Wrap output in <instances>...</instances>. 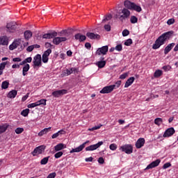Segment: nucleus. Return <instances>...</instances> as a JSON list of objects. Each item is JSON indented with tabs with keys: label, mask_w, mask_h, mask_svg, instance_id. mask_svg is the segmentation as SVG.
<instances>
[{
	"label": "nucleus",
	"mask_w": 178,
	"mask_h": 178,
	"mask_svg": "<svg viewBox=\"0 0 178 178\" xmlns=\"http://www.w3.org/2000/svg\"><path fill=\"white\" fill-rule=\"evenodd\" d=\"M104 145V142L100 141L97 144L91 145L88 147H86L85 149L86 151H95V149H97V148H99V147H101V145Z\"/></svg>",
	"instance_id": "nucleus-7"
},
{
	"label": "nucleus",
	"mask_w": 178,
	"mask_h": 178,
	"mask_svg": "<svg viewBox=\"0 0 178 178\" xmlns=\"http://www.w3.org/2000/svg\"><path fill=\"white\" fill-rule=\"evenodd\" d=\"M65 41H67V38H66V37H56L53 39V44L55 45H59L60 42H65Z\"/></svg>",
	"instance_id": "nucleus-12"
},
{
	"label": "nucleus",
	"mask_w": 178,
	"mask_h": 178,
	"mask_svg": "<svg viewBox=\"0 0 178 178\" xmlns=\"http://www.w3.org/2000/svg\"><path fill=\"white\" fill-rule=\"evenodd\" d=\"M129 34H130V31H129V30H127V29H124V30L122 31V35H123V37H127V35H129Z\"/></svg>",
	"instance_id": "nucleus-52"
},
{
	"label": "nucleus",
	"mask_w": 178,
	"mask_h": 178,
	"mask_svg": "<svg viewBox=\"0 0 178 178\" xmlns=\"http://www.w3.org/2000/svg\"><path fill=\"white\" fill-rule=\"evenodd\" d=\"M17 46L15 43V42H13L10 46H9V50L10 51H13V49H16Z\"/></svg>",
	"instance_id": "nucleus-47"
},
{
	"label": "nucleus",
	"mask_w": 178,
	"mask_h": 178,
	"mask_svg": "<svg viewBox=\"0 0 178 178\" xmlns=\"http://www.w3.org/2000/svg\"><path fill=\"white\" fill-rule=\"evenodd\" d=\"M60 35H67V31L63 30L60 32Z\"/></svg>",
	"instance_id": "nucleus-64"
},
{
	"label": "nucleus",
	"mask_w": 178,
	"mask_h": 178,
	"mask_svg": "<svg viewBox=\"0 0 178 178\" xmlns=\"http://www.w3.org/2000/svg\"><path fill=\"white\" fill-rule=\"evenodd\" d=\"M170 166H172V164L170 163H165L163 165V169H168V168H170Z\"/></svg>",
	"instance_id": "nucleus-56"
},
{
	"label": "nucleus",
	"mask_w": 178,
	"mask_h": 178,
	"mask_svg": "<svg viewBox=\"0 0 178 178\" xmlns=\"http://www.w3.org/2000/svg\"><path fill=\"white\" fill-rule=\"evenodd\" d=\"M122 13L124 16V17H129L130 16V11L127 10V8H124L122 10Z\"/></svg>",
	"instance_id": "nucleus-30"
},
{
	"label": "nucleus",
	"mask_w": 178,
	"mask_h": 178,
	"mask_svg": "<svg viewBox=\"0 0 178 178\" xmlns=\"http://www.w3.org/2000/svg\"><path fill=\"white\" fill-rule=\"evenodd\" d=\"M175 23V19H170L167 21V24L168 26H170L171 24H173Z\"/></svg>",
	"instance_id": "nucleus-58"
},
{
	"label": "nucleus",
	"mask_w": 178,
	"mask_h": 178,
	"mask_svg": "<svg viewBox=\"0 0 178 178\" xmlns=\"http://www.w3.org/2000/svg\"><path fill=\"white\" fill-rule=\"evenodd\" d=\"M64 148H66V147H65V144L63 143H58L54 147V149L56 152L62 151V149H64Z\"/></svg>",
	"instance_id": "nucleus-24"
},
{
	"label": "nucleus",
	"mask_w": 178,
	"mask_h": 178,
	"mask_svg": "<svg viewBox=\"0 0 178 178\" xmlns=\"http://www.w3.org/2000/svg\"><path fill=\"white\" fill-rule=\"evenodd\" d=\"M154 76V77H161V76H162V70H156Z\"/></svg>",
	"instance_id": "nucleus-40"
},
{
	"label": "nucleus",
	"mask_w": 178,
	"mask_h": 178,
	"mask_svg": "<svg viewBox=\"0 0 178 178\" xmlns=\"http://www.w3.org/2000/svg\"><path fill=\"white\" fill-rule=\"evenodd\" d=\"M97 66L99 69H102V67H105V65H106V61L105 60H100L96 63Z\"/></svg>",
	"instance_id": "nucleus-28"
},
{
	"label": "nucleus",
	"mask_w": 178,
	"mask_h": 178,
	"mask_svg": "<svg viewBox=\"0 0 178 178\" xmlns=\"http://www.w3.org/2000/svg\"><path fill=\"white\" fill-rule=\"evenodd\" d=\"M109 148L111 151H116L118 149V145H116L115 143H112L110 145Z\"/></svg>",
	"instance_id": "nucleus-44"
},
{
	"label": "nucleus",
	"mask_w": 178,
	"mask_h": 178,
	"mask_svg": "<svg viewBox=\"0 0 178 178\" xmlns=\"http://www.w3.org/2000/svg\"><path fill=\"white\" fill-rule=\"evenodd\" d=\"M63 134H66V131L63 129H61L60 131H58V132H56V134H54L51 136V138H57V137H59V136H62Z\"/></svg>",
	"instance_id": "nucleus-21"
},
{
	"label": "nucleus",
	"mask_w": 178,
	"mask_h": 178,
	"mask_svg": "<svg viewBox=\"0 0 178 178\" xmlns=\"http://www.w3.org/2000/svg\"><path fill=\"white\" fill-rule=\"evenodd\" d=\"M144 144H145V139H144V138H140L137 140L135 144L136 148H137V149H140V148H143V147H144Z\"/></svg>",
	"instance_id": "nucleus-13"
},
{
	"label": "nucleus",
	"mask_w": 178,
	"mask_h": 178,
	"mask_svg": "<svg viewBox=\"0 0 178 178\" xmlns=\"http://www.w3.org/2000/svg\"><path fill=\"white\" fill-rule=\"evenodd\" d=\"M85 48H86L87 49H91V43L86 42L85 44Z\"/></svg>",
	"instance_id": "nucleus-63"
},
{
	"label": "nucleus",
	"mask_w": 178,
	"mask_h": 178,
	"mask_svg": "<svg viewBox=\"0 0 178 178\" xmlns=\"http://www.w3.org/2000/svg\"><path fill=\"white\" fill-rule=\"evenodd\" d=\"M176 45L175 42L168 44L164 49V54L168 55V53L172 51L173 49V47Z\"/></svg>",
	"instance_id": "nucleus-15"
},
{
	"label": "nucleus",
	"mask_w": 178,
	"mask_h": 178,
	"mask_svg": "<svg viewBox=\"0 0 178 178\" xmlns=\"http://www.w3.org/2000/svg\"><path fill=\"white\" fill-rule=\"evenodd\" d=\"M26 63H31L32 60H33V58L31 57H28L24 59Z\"/></svg>",
	"instance_id": "nucleus-60"
},
{
	"label": "nucleus",
	"mask_w": 178,
	"mask_h": 178,
	"mask_svg": "<svg viewBox=\"0 0 178 178\" xmlns=\"http://www.w3.org/2000/svg\"><path fill=\"white\" fill-rule=\"evenodd\" d=\"M23 131H24V128L18 127L15 130V132L16 133V134H22Z\"/></svg>",
	"instance_id": "nucleus-43"
},
{
	"label": "nucleus",
	"mask_w": 178,
	"mask_h": 178,
	"mask_svg": "<svg viewBox=\"0 0 178 178\" xmlns=\"http://www.w3.org/2000/svg\"><path fill=\"white\" fill-rule=\"evenodd\" d=\"M48 161H49V156L44 157L40 161V164H42V165H47L48 163Z\"/></svg>",
	"instance_id": "nucleus-36"
},
{
	"label": "nucleus",
	"mask_w": 178,
	"mask_h": 178,
	"mask_svg": "<svg viewBox=\"0 0 178 178\" xmlns=\"http://www.w3.org/2000/svg\"><path fill=\"white\" fill-rule=\"evenodd\" d=\"M49 40L51 38H55L58 35V32L54 31L52 33H49Z\"/></svg>",
	"instance_id": "nucleus-37"
},
{
	"label": "nucleus",
	"mask_w": 178,
	"mask_h": 178,
	"mask_svg": "<svg viewBox=\"0 0 178 178\" xmlns=\"http://www.w3.org/2000/svg\"><path fill=\"white\" fill-rule=\"evenodd\" d=\"M33 49H34V45L29 46V47L26 48V51H27L28 52H31Z\"/></svg>",
	"instance_id": "nucleus-57"
},
{
	"label": "nucleus",
	"mask_w": 178,
	"mask_h": 178,
	"mask_svg": "<svg viewBox=\"0 0 178 178\" xmlns=\"http://www.w3.org/2000/svg\"><path fill=\"white\" fill-rule=\"evenodd\" d=\"M133 44V40L131 39H127L124 44L126 45V47H130V45H131Z\"/></svg>",
	"instance_id": "nucleus-42"
},
{
	"label": "nucleus",
	"mask_w": 178,
	"mask_h": 178,
	"mask_svg": "<svg viewBox=\"0 0 178 178\" xmlns=\"http://www.w3.org/2000/svg\"><path fill=\"white\" fill-rule=\"evenodd\" d=\"M56 177V172H52V173H50L47 176V178H55Z\"/></svg>",
	"instance_id": "nucleus-61"
},
{
	"label": "nucleus",
	"mask_w": 178,
	"mask_h": 178,
	"mask_svg": "<svg viewBox=\"0 0 178 178\" xmlns=\"http://www.w3.org/2000/svg\"><path fill=\"white\" fill-rule=\"evenodd\" d=\"M19 25L17 22H8L6 25V29L9 33H15L17 30Z\"/></svg>",
	"instance_id": "nucleus-2"
},
{
	"label": "nucleus",
	"mask_w": 178,
	"mask_h": 178,
	"mask_svg": "<svg viewBox=\"0 0 178 178\" xmlns=\"http://www.w3.org/2000/svg\"><path fill=\"white\" fill-rule=\"evenodd\" d=\"M161 163L160 159H156L154 161H152L150 164H149L145 170H148L149 169H154V168H156V166H159V164Z\"/></svg>",
	"instance_id": "nucleus-10"
},
{
	"label": "nucleus",
	"mask_w": 178,
	"mask_h": 178,
	"mask_svg": "<svg viewBox=\"0 0 178 178\" xmlns=\"http://www.w3.org/2000/svg\"><path fill=\"white\" fill-rule=\"evenodd\" d=\"M127 76H129L128 73H124L120 76V80H124V79H126V77H127Z\"/></svg>",
	"instance_id": "nucleus-54"
},
{
	"label": "nucleus",
	"mask_w": 178,
	"mask_h": 178,
	"mask_svg": "<svg viewBox=\"0 0 178 178\" xmlns=\"http://www.w3.org/2000/svg\"><path fill=\"white\" fill-rule=\"evenodd\" d=\"M115 51H118V52H120L123 49V46H122V44H118L115 47Z\"/></svg>",
	"instance_id": "nucleus-48"
},
{
	"label": "nucleus",
	"mask_w": 178,
	"mask_h": 178,
	"mask_svg": "<svg viewBox=\"0 0 178 178\" xmlns=\"http://www.w3.org/2000/svg\"><path fill=\"white\" fill-rule=\"evenodd\" d=\"M25 40H30V38H31V37L33 36V33L31 31H26L24 33Z\"/></svg>",
	"instance_id": "nucleus-26"
},
{
	"label": "nucleus",
	"mask_w": 178,
	"mask_h": 178,
	"mask_svg": "<svg viewBox=\"0 0 178 178\" xmlns=\"http://www.w3.org/2000/svg\"><path fill=\"white\" fill-rule=\"evenodd\" d=\"M42 60L43 63H48L49 58L47 56H43L42 55Z\"/></svg>",
	"instance_id": "nucleus-51"
},
{
	"label": "nucleus",
	"mask_w": 178,
	"mask_h": 178,
	"mask_svg": "<svg viewBox=\"0 0 178 178\" xmlns=\"http://www.w3.org/2000/svg\"><path fill=\"white\" fill-rule=\"evenodd\" d=\"M120 149H122V152H125V154H133V145H124L120 147Z\"/></svg>",
	"instance_id": "nucleus-4"
},
{
	"label": "nucleus",
	"mask_w": 178,
	"mask_h": 178,
	"mask_svg": "<svg viewBox=\"0 0 178 178\" xmlns=\"http://www.w3.org/2000/svg\"><path fill=\"white\" fill-rule=\"evenodd\" d=\"M131 10H136V12H141V6H137L135 3H134V6H132Z\"/></svg>",
	"instance_id": "nucleus-32"
},
{
	"label": "nucleus",
	"mask_w": 178,
	"mask_h": 178,
	"mask_svg": "<svg viewBox=\"0 0 178 178\" xmlns=\"http://www.w3.org/2000/svg\"><path fill=\"white\" fill-rule=\"evenodd\" d=\"M6 65H8V63L3 62L0 64V70H3L5 69Z\"/></svg>",
	"instance_id": "nucleus-50"
},
{
	"label": "nucleus",
	"mask_w": 178,
	"mask_h": 178,
	"mask_svg": "<svg viewBox=\"0 0 178 178\" xmlns=\"http://www.w3.org/2000/svg\"><path fill=\"white\" fill-rule=\"evenodd\" d=\"M102 125H98V126H95L92 128H90L88 130L89 131H94V130H99V129H101Z\"/></svg>",
	"instance_id": "nucleus-46"
},
{
	"label": "nucleus",
	"mask_w": 178,
	"mask_h": 178,
	"mask_svg": "<svg viewBox=\"0 0 178 178\" xmlns=\"http://www.w3.org/2000/svg\"><path fill=\"white\" fill-rule=\"evenodd\" d=\"M33 63L34 69L37 67H39L41 66V54H37L34 56Z\"/></svg>",
	"instance_id": "nucleus-6"
},
{
	"label": "nucleus",
	"mask_w": 178,
	"mask_h": 178,
	"mask_svg": "<svg viewBox=\"0 0 178 178\" xmlns=\"http://www.w3.org/2000/svg\"><path fill=\"white\" fill-rule=\"evenodd\" d=\"M106 52H108V46H103L97 50V55H106Z\"/></svg>",
	"instance_id": "nucleus-14"
},
{
	"label": "nucleus",
	"mask_w": 178,
	"mask_h": 178,
	"mask_svg": "<svg viewBox=\"0 0 178 178\" xmlns=\"http://www.w3.org/2000/svg\"><path fill=\"white\" fill-rule=\"evenodd\" d=\"M122 84V81H118L115 85H111V86H115V88H119Z\"/></svg>",
	"instance_id": "nucleus-55"
},
{
	"label": "nucleus",
	"mask_w": 178,
	"mask_h": 178,
	"mask_svg": "<svg viewBox=\"0 0 178 178\" xmlns=\"http://www.w3.org/2000/svg\"><path fill=\"white\" fill-rule=\"evenodd\" d=\"M23 42H24V41H23L22 39H17L14 41L17 47H18L21 44H23Z\"/></svg>",
	"instance_id": "nucleus-39"
},
{
	"label": "nucleus",
	"mask_w": 178,
	"mask_h": 178,
	"mask_svg": "<svg viewBox=\"0 0 178 178\" xmlns=\"http://www.w3.org/2000/svg\"><path fill=\"white\" fill-rule=\"evenodd\" d=\"M134 80H136L134 76H131L129 79H128L124 84V88H128V87H130V86L134 83Z\"/></svg>",
	"instance_id": "nucleus-18"
},
{
	"label": "nucleus",
	"mask_w": 178,
	"mask_h": 178,
	"mask_svg": "<svg viewBox=\"0 0 178 178\" xmlns=\"http://www.w3.org/2000/svg\"><path fill=\"white\" fill-rule=\"evenodd\" d=\"M35 106H38V104H37V102L35 103H31L28 105V108H35Z\"/></svg>",
	"instance_id": "nucleus-53"
},
{
	"label": "nucleus",
	"mask_w": 178,
	"mask_h": 178,
	"mask_svg": "<svg viewBox=\"0 0 178 178\" xmlns=\"http://www.w3.org/2000/svg\"><path fill=\"white\" fill-rule=\"evenodd\" d=\"M9 44V39L7 36L0 38V45H8Z\"/></svg>",
	"instance_id": "nucleus-20"
},
{
	"label": "nucleus",
	"mask_w": 178,
	"mask_h": 178,
	"mask_svg": "<svg viewBox=\"0 0 178 178\" xmlns=\"http://www.w3.org/2000/svg\"><path fill=\"white\" fill-rule=\"evenodd\" d=\"M9 127V125L7 124H5L3 125H0V134H2V133H5L6 130H8V128Z\"/></svg>",
	"instance_id": "nucleus-29"
},
{
	"label": "nucleus",
	"mask_w": 178,
	"mask_h": 178,
	"mask_svg": "<svg viewBox=\"0 0 178 178\" xmlns=\"http://www.w3.org/2000/svg\"><path fill=\"white\" fill-rule=\"evenodd\" d=\"M9 87V81H4L1 83V88L2 90H6Z\"/></svg>",
	"instance_id": "nucleus-31"
},
{
	"label": "nucleus",
	"mask_w": 178,
	"mask_h": 178,
	"mask_svg": "<svg viewBox=\"0 0 178 178\" xmlns=\"http://www.w3.org/2000/svg\"><path fill=\"white\" fill-rule=\"evenodd\" d=\"M51 130V127L49 128H44L43 130L40 131L38 133V136L40 137H42V136H44V134H47V133H49V131Z\"/></svg>",
	"instance_id": "nucleus-25"
},
{
	"label": "nucleus",
	"mask_w": 178,
	"mask_h": 178,
	"mask_svg": "<svg viewBox=\"0 0 178 178\" xmlns=\"http://www.w3.org/2000/svg\"><path fill=\"white\" fill-rule=\"evenodd\" d=\"M65 94H67V90L62 89L52 92L51 95L54 97V98H59V97H62V95H65Z\"/></svg>",
	"instance_id": "nucleus-5"
},
{
	"label": "nucleus",
	"mask_w": 178,
	"mask_h": 178,
	"mask_svg": "<svg viewBox=\"0 0 178 178\" xmlns=\"http://www.w3.org/2000/svg\"><path fill=\"white\" fill-rule=\"evenodd\" d=\"M98 162L99 163H100L101 165L105 163V160L104 159V157H99L98 159Z\"/></svg>",
	"instance_id": "nucleus-59"
},
{
	"label": "nucleus",
	"mask_w": 178,
	"mask_h": 178,
	"mask_svg": "<svg viewBox=\"0 0 178 178\" xmlns=\"http://www.w3.org/2000/svg\"><path fill=\"white\" fill-rule=\"evenodd\" d=\"M115 90V86H105L104 88H102V90H100V94H109L110 92H112Z\"/></svg>",
	"instance_id": "nucleus-8"
},
{
	"label": "nucleus",
	"mask_w": 178,
	"mask_h": 178,
	"mask_svg": "<svg viewBox=\"0 0 178 178\" xmlns=\"http://www.w3.org/2000/svg\"><path fill=\"white\" fill-rule=\"evenodd\" d=\"M86 36L90 40H99V38H101V36L99 35L90 32L86 33Z\"/></svg>",
	"instance_id": "nucleus-17"
},
{
	"label": "nucleus",
	"mask_w": 178,
	"mask_h": 178,
	"mask_svg": "<svg viewBox=\"0 0 178 178\" xmlns=\"http://www.w3.org/2000/svg\"><path fill=\"white\" fill-rule=\"evenodd\" d=\"M51 52H52V50L51 49H48L47 51H45L44 52V54L42 55H43V56L48 57L49 55H51Z\"/></svg>",
	"instance_id": "nucleus-45"
},
{
	"label": "nucleus",
	"mask_w": 178,
	"mask_h": 178,
	"mask_svg": "<svg viewBox=\"0 0 178 178\" xmlns=\"http://www.w3.org/2000/svg\"><path fill=\"white\" fill-rule=\"evenodd\" d=\"M104 30H106V31H111V25L109 24L104 25Z\"/></svg>",
	"instance_id": "nucleus-62"
},
{
	"label": "nucleus",
	"mask_w": 178,
	"mask_h": 178,
	"mask_svg": "<svg viewBox=\"0 0 178 178\" xmlns=\"http://www.w3.org/2000/svg\"><path fill=\"white\" fill-rule=\"evenodd\" d=\"M163 120L162 118H157L154 120L155 124H157V126H161L162 124Z\"/></svg>",
	"instance_id": "nucleus-38"
},
{
	"label": "nucleus",
	"mask_w": 178,
	"mask_h": 178,
	"mask_svg": "<svg viewBox=\"0 0 178 178\" xmlns=\"http://www.w3.org/2000/svg\"><path fill=\"white\" fill-rule=\"evenodd\" d=\"M45 148H47L45 145H40L38 147H35L34 150L31 152L33 156H35L36 155H40L43 152H45Z\"/></svg>",
	"instance_id": "nucleus-3"
},
{
	"label": "nucleus",
	"mask_w": 178,
	"mask_h": 178,
	"mask_svg": "<svg viewBox=\"0 0 178 178\" xmlns=\"http://www.w3.org/2000/svg\"><path fill=\"white\" fill-rule=\"evenodd\" d=\"M174 133H176V131H175V128L173 127L168 128L164 132L163 137L164 138L172 137Z\"/></svg>",
	"instance_id": "nucleus-11"
},
{
	"label": "nucleus",
	"mask_w": 178,
	"mask_h": 178,
	"mask_svg": "<svg viewBox=\"0 0 178 178\" xmlns=\"http://www.w3.org/2000/svg\"><path fill=\"white\" fill-rule=\"evenodd\" d=\"M173 31H170L161 34L154 42L152 45V49H159L162 45H165V43L168 40H170L173 35Z\"/></svg>",
	"instance_id": "nucleus-1"
},
{
	"label": "nucleus",
	"mask_w": 178,
	"mask_h": 178,
	"mask_svg": "<svg viewBox=\"0 0 178 178\" xmlns=\"http://www.w3.org/2000/svg\"><path fill=\"white\" fill-rule=\"evenodd\" d=\"M36 103L38 104V106H40V105H47V99H42L36 102Z\"/></svg>",
	"instance_id": "nucleus-34"
},
{
	"label": "nucleus",
	"mask_w": 178,
	"mask_h": 178,
	"mask_svg": "<svg viewBox=\"0 0 178 178\" xmlns=\"http://www.w3.org/2000/svg\"><path fill=\"white\" fill-rule=\"evenodd\" d=\"M130 22L132 24H136L138 22V18L137 17L133 15L131 17Z\"/></svg>",
	"instance_id": "nucleus-35"
},
{
	"label": "nucleus",
	"mask_w": 178,
	"mask_h": 178,
	"mask_svg": "<svg viewBox=\"0 0 178 178\" xmlns=\"http://www.w3.org/2000/svg\"><path fill=\"white\" fill-rule=\"evenodd\" d=\"M62 155H63V153L62 152H58L54 154V157L56 158V159H58L60 158Z\"/></svg>",
	"instance_id": "nucleus-49"
},
{
	"label": "nucleus",
	"mask_w": 178,
	"mask_h": 178,
	"mask_svg": "<svg viewBox=\"0 0 178 178\" xmlns=\"http://www.w3.org/2000/svg\"><path fill=\"white\" fill-rule=\"evenodd\" d=\"M75 40L79 41V42H83L87 40V37L86 35H82L81 33H76L75 35Z\"/></svg>",
	"instance_id": "nucleus-16"
},
{
	"label": "nucleus",
	"mask_w": 178,
	"mask_h": 178,
	"mask_svg": "<svg viewBox=\"0 0 178 178\" xmlns=\"http://www.w3.org/2000/svg\"><path fill=\"white\" fill-rule=\"evenodd\" d=\"M90 143V140H87L86 142L83 143L82 145H80L78 147L72 149L70 151L71 154H73V152H81L84 148H86V145Z\"/></svg>",
	"instance_id": "nucleus-9"
},
{
	"label": "nucleus",
	"mask_w": 178,
	"mask_h": 178,
	"mask_svg": "<svg viewBox=\"0 0 178 178\" xmlns=\"http://www.w3.org/2000/svg\"><path fill=\"white\" fill-rule=\"evenodd\" d=\"M30 70V65L25 64L22 68V75L27 76V72Z\"/></svg>",
	"instance_id": "nucleus-22"
},
{
	"label": "nucleus",
	"mask_w": 178,
	"mask_h": 178,
	"mask_svg": "<svg viewBox=\"0 0 178 178\" xmlns=\"http://www.w3.org/2000/svg\"><path fill=\"white\" fill-rule=\"evenodd\" d=\"M76 70V68H71L70 70H65L63 71V74H61V77H66V76H70L73 72Z\"/></svg>",
	"instance_id": "nucleus-19"
},
{
	"label": "nucleus",
	"mask_w": 178,
	"mask_h": 178,
	"mask_svg": "<svg viewBox=\"0 0 178 178\" xmlns=\"http://www.w3.org/2000/svg\"><path fill=\"white\" fill-rule=\"evenodd\" d=\"M124 6H125V8H127V9L131 10L133 8V6H134V3H131L130 1L126 0L124 2Z\"/></svg>",
	"instance_id": "nucleus-23"
},
{
	"label": "nucleus",
	"mask_w": 178,
	"mask_h": 178,
	"mask_svg": "<svg viewBox=\"0 0 178 178\" xmlns=\"http://www.w3.org/2000/svg\"><path fill=\"white\" fill-rule=\"evenodd\" d=\"M17 95V91L15 90L10 91L9 93L8 94V98H15Z\"/></svg>",
	"instance_id": "nucleus-27"
},
{
	"label": "nucleus",
	"mask_w": 178,
	"mask_h": 178,
	"mask_svg": "<svg viewBox=\"0 0 178 178\" xmlns=\"http://www.w3.org/2000/svg\"><path fill=\"white\" fill-rule=\"evenodd\" d=\"M111 19H112V15L109 14L104 17V18L102 20V23H105L106 22L111 20Z\"/></svg>",
	"instance_id": "nucleus-41"
},
{
	"label": "nucleus",
	"mask_w": 178,
	"mask_h": 178,
	"mask_svg": "<svg viewBox=\"0 0 178 178\" xmlns=\"http://www.w3.org/2000/svg\"><path fill=\"white\" fill-rule=\"evenodd\" d=\"M29 113H30V109L29 108H26L21 112L22 116H24V118L29 116Z\"/></svg>",
	"instance_id": "nucleus-33"
}]
</instances>
